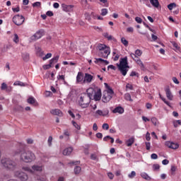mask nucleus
Listing matches in <instances>:
<instances>
[{
	"mask_svg": "<svg viewBox=\"0 0 181 181\" xmlns=\"http://www.w3.org/2000/svg\"><path fill=\"white\" fill-rule=\"evenodd\" d=\"M103 36L107 39V40H115V38L112 35L108 34V33H103Z\"/></svg>",
	"mask_w": 181,
	"mask_h": 181,
	"instance_id": "a878e982",
	"label": "nucleus"
},
{
	"mask_svg": "<svg viewBox=\"0 0 181 181\" xmlns=\"http://www.w3.org/2000/svg\"><path fill=\"white\" fill-rule=\"evenodd\" d=\"M52 67V64H47V65H44L43 66V69L44 70H48V69H50Z\"/></svg>",
	"mask_w": 181,
	"mask_h": 181,
	"instance_id": "603ef678",
	"label": "nucleus"
},
{
	"mask_svg": "<svg viewBox=\"0 0 181 181\" xmlns=\"http://www.w3.org/2000/svg\"><path fill=\"white\" fill-rule=\"evenodd\" d=\"M135 21L136 22H137V23H141L142 22V18H141L140 17H136Z\"/></svg>",
	"mask_w": 181,
	"mask_h": 181,
	"instance_id": "052dcab7",
	"label": "nucleus"
},
{
	"mask_svg": "<svg viewBox=\"0 0 181 181\" xmlns=\"http://www.w3.org/2000/svg\"><path fill=\"white\" fill-rule=\"evenodd\" d=\"M103 62H104V59H103L101 58H98L95 59V63H96V64L97 63H103Z\"/></svg>",
	"mask_w": 181,
	"mask_h": 181,
	"instance_id": "6e6d98bb",
	"label": "nucleus"
},
{
	"mask_svg": "<svg viewBox=\"0 0 181 181\" xmlns=\"http://www.w3.org/2000/svg\"><path fill=\"white\" fill-rule=\"evenodd\" d=\"M98 50H99L100 57H104V59H107L111 53V49H110V47H107L104 44H99L98 45Z\"/></svg>",
	"mask_w": 181,
	"mask_h": 181,
	"instance_id": "20e7f679",
	"label": "nucleus"
},
{
	"mask_svg": "<svg viewBox=\"0 0 181 181\" xmlns=\"http://www.w3.org/2000/svg\"><path fill=\"white\" fill-rule=\"evenodd\" d=\"M140 175L142 177V179H144V180H147V181L152 180V177H151V176H149V175H148V173H141Z\"/></svg>",
	"mask_w": 181,
	"mask_h": 181,
	"instance_id": "5701e85b",
	"label": "nucleus"
},
{
	"mask_svg": "<svg viewBox=\"0 0 181 181\" xmlns=\"http://www.w3.org/2000/svg\"><path fill=\"white\" fill-rule=\"evenodd\" d=\"M83 81H84V74H83V72H78L76 76V83L78 84L83 83Z\"/></svg>",
	"mask_w": 181,
	"mask_h": 181,
	"instance_id": "6ab92c4d",
	"label": "nucleus"
},
{
	"mask_svg": "<svg viewBox=\"0 0 181 181\" xmlns=\"http://www.w3.org/2000/svg\"><path fill=\"white\" fill-rule=\"evenodd\" d=\"M107 176L111 180L114 179V174H112V173H107Z\"/></svg>",
	"mask_w": 181,
	"mask_h": 181,
	"instance_id": "69168bd1",
	"label": "nucleus"
},
{
	"mask_svg": "<svg viewBox=\"0 0 181 181\" xmlns=\"http://www.w3.org/2000/svg\"><path fill=\"white\" fill-rule=\"evenodd\" d=\"M90 159L92 160H98V158L97 157V155H95V154H91Z\"/></svg>",
	"mask_w": 181,
	"mask_h": 181,
	"instance_id": "3c124183",
	"label": "nucleus"
},
{
	"mask_svg": "<svg viewBox=\"0 0 181 181\" xmlns=\"http://www.w3.org/2000/svg\"><path fill=\"white\" fill-rule=\"evenodd\" d=\"M165 95L168 98V100H169L170 101H173V94H172V91L170 90V88L169 87H167L165 89Z\"/></svg>",
	"mask_w": 181,
	"mask_h": 181,
	"instance_id": "ddd939ff",
	"label": "nucleus"
},
{
	"mask_svg": "<svg viewBox=\"0 0 181 181\" xmlns=\"http://www.w3.org/2000/svg\"><path fill=\"white\" fill-rule=\"evenodd\" d=\"M151 159H158V154H156V153H152V154L151 155Z\"/></svg>",
	"mask_w": 181,
	"mask_h": 181,
	"instance_id": "680f3d73",
	"label": "nucleus"
},
{
	"mask_svg": "<svg viewBox=\"0 0 181 181\" xmlns=\"http://www.w3.org/2000/svg\"><path fill=\"white\" fill-rule=\"evenodd\" d=\"M1 163L4 168L8 169V170H15L16 169V166L18 165L16 162L8 158H2Z\"/></svg>",
	"mask_w": 181,
	"mask_h": 181,
	"instance_id": "7ed1b4c3",
	"label": "nucleus"
},
{
	"mask_svg": "<svg viewBox=\"0 0 181 181\" xmlns=\"http://www.w3.org/2000/svg\"><path fill=\"white\" fill-rule=\"evenodd\" d=\"M95 117H97V115H100L101 117H107L108 114H110V111L108 110H98L95 112Z\"/></svg>",
	"mask_w": 181,
	"mask_h": 181,
	"instance_id": "f8f14e48",
	"label": "nucleus"
},
{
	"mask_svg": "<svg viewBox=\"0 0 181 181\" xmlns=\"http://www.w3.org/2000/svg\"><path fill=\"white\" fill-rule=\"evenodd\" d=\"M41 6H42V3H40V1L35 2V3L33 4V6L34 8H40Z\"/></svg>",
	"mask_w": 181,
	"mask_h": 181,
	"instance_id": "a19ab883",
	"label": "nucleus"
},
{
	"mask_svg": "<svg viewBox=\"0 0 181 181\" xmlns=\"http://www.w3.org/2000/svg\"><path fill=\"white\" fill-rule=\"evenodd\" d=\"M117 66L122 76H127L129 66H128V57H124L119 59V64H117Z\"/></svg>",
	"mask_w": 181,
	"mask_h": 181,
	"instance_id": "f03ea898",
	"label": "nucleus"
},
{
	"mask_svg": "<svg viewBox=\"0 0 181 181\" xmlns=\"http://www.w3.org/2000/svg\"><path fill=\"white\" fill-rule=\"evenodd\" d=\"M14 86H20L21 87H25L26 84L21 81H17L14 83Z\"/></svg>",
	"mask_w": 181,
	"mask_h": 181,
	"instance_id": "72a5a7b5",
	"label": "nucleus"
},
{
	"mask_svg": "<svg viewBox=\"0 0 181 181\" xmlns=\"http://www.w3.org/2000/svg\"><path fill=\"white\" fill-rule=\"evenodd\" d=\"M22 169L25 172H29V173H35V172H42V170H43V166L34 165L32 166V168L29 167H23Z\"/></svg>",
	"mask_w": 181,
	"mask_h": 181,
	"instance_id": "423d86ee",
	"label": "nucleus"
},
{
	"mask_svg": "<svg viewBox=\"0 0 181 181\" xmlns=\"http://www.w3.org/2000/svg\"><path fill=\"white\" fill-rule=\"evenodd\" d=\"M44 35H45V30H39L33 36L30 37V40H32V42L38 40V39H40L42 36H43Z\"/></svg>",
	"mask_w": 181,
	"mask_h": 181,
	"instance_id": "6e6552de",
	"label": "nucleus"
},
{
	"mask_svg": "<svg viewBox=\"0 0 181 181\" xmlns=\"http://www.w3.org/2000/svg\"><path fill=\"white\" fill-rule=\"evenodd\" d=\"M35 179L38 181H46V175H42L41 177L37 175Z\"/></svg>",
	"mask_w": 181,
	"mask_h": 181,
	"instance_id": "c9c22d12",
	"label": "nucleus"
},
{
	"mask_svg": "<svg viewBox=\"0 0 181 181\" xmlns=\"http://www.w3.org/2000/svg\"><path fill=\"white\" fill-rule=\"evenodd\" d=\"M121 42L124 45V46H128V40H127L125 37H122Z\"/></svg>",
	"mask_w": 181,
	"mask_h": 181,
	"instance_id": "79ce46f5",
	"label": "nucleus"
},
{
	"mask_svg": "<svg viewBox=\"0 0 181 181\" xmlns=\"http://www.w3.org/2000/svg\"><path fill=\"white\" fill-rule=\"evenodd\" d=\"M28 104H35L36 103V99L33 97H30L28 99Z\"/></svg>",
	"mask_w": 181,
	"mask_h": 181,
	"instance_id": "e433bc0d",
	"label": "nucleus"
},
{
	"mask_svg": "<svg viewBox=\"0 0 181 181\" xmlns=\"http://www.w3.org/2000/svg\"><path fill=\"white\" fill-rule=\"evenodd\" d=\"M146 148L147 151H149V149H151V143L149 142H146Z\"/></svg>",
	"mask_w": 181,
	"mask_h": 181,
	"instance_id": "13d9d810",
	"label": "nucleus"
},
{
	"mask_svg": "<svg viewBox=\"0 0 181 181\" xmlns=\"http://www.w3.org/2000/svg\"><path fill=\"white\" fill-rule=\"evenodd\" d=\"M160 98L162 100V101H163V103H165V104H166V105H168V107L172 108V105H170V102L166 100V98L162 97V95H160Z\"/></svg>",
	"mask_w": 181,
	"mask_h": 181,
	"instance_id": "7c9ffc66",
	"label": "nucleus"
},
{
	"mask_svg": "<svg viewBox=\"0 0 181 181\" xmlns=\"http://www.w3.org/2000/svg\"><path fill=\"white\" fill-rule=\"evenodd\" d=\"M90 103H91V99H90L86 93H83L78 100V105H80L81 108L88 107Z\"/></svg>",
	"mask_w": 181,
	"mask_h": 181,
	"instance_id": "39448f33",
	"label": "nucleus"
},
{
	"mask_svg": "<svg viewBox=\"0 0 181 181\" xmlns=\"http://www.w3.org/2000/svg\"><path fill=\"white\" fill-rule=\"evenodd\" d=\"M175 6H176V4H175V3H171L168 5V8L170 11H172V9H173V8H175Z\"/></svg>",
	"mask_w": 181,
	"mask_h": 181,
	"instance_id": "a18cd8bd",
	"label": "nucleus"
},
{
	"mask_svg": "<svg viewBox=\"0 0 181 181\" xmlns=\"http://www.w3.org/2000/svg\"><path fill=\"white\" fill-rule=\"evenodd\" d=\"M124 109L121 106H118L117 107H115L113 110H112V112L114 114H124Z\"/></svg>",
	"mask_w": 181,
	"mask_h": 181,
	"instance_id": "412c9836",
	"label": "nucleus"
},
{
	"mask_svg": "<svg viewBox=\"0 0 181 181\" xmlns=\"http://www.w3.org/2000/svg\"><path fill=\"white\" fill-rule=\"evenodd\" d=\"M103 129H106V131H108L110 129V125L107 123H104L102 126Z\"/></svg>",
	"mask_w": 181,
	"mask_h": 181,
	"instance_id": "09e8293b",
	"label": "nucleus"
},
{
	"mask_svg": "<svg viewBox=\"0 0 181 181\" xmlns=\"http://www.w3.org/2000/svg\"><path fill=\"white\" fill-rule=\"evenodd\" d=\"M150 4L154 8H159V1L158 0H150Z\"/></svg>",
	"mask_w": 181,
	"mask_h": 181,
	"instance_id": "bb28decb",
	"label": "nucleus"
},
{
	"mask_svg": "<svg viewBox=\"0 0 181 181\" xmlns=\"http://www.w3.org/2000/svg\"><path fill=\"white\" fill-rule=\"evenodd\" d=\"M13 22L17 26H21V25H23V22H25V17L19 14L16 15L13 17Z\"/></svg>",
	"mask_w": 181,
	"mask_h": 181,
	"instance_id": "0eeeda50",
	"label": "nucleus"
},
{
	"mask_svg": "<svg viewBox=\"0 0 181 181\" xmlns=\"http://www.w3.org/2000/svg\"><path fill=\"white\" fill-rule=\"evenodd\" d=\"M93 99L95 100V101H100L101 100V90L100 89H98L94 95H93Z\"/></svg>",
	"mask_w": 181,
	"mask_h": 181,
	"instance_id": "a211bd4d",
	"label": "nucleus"
},
{
	"mask_svg": "<svg viewBox=\"0 0 181 181\" xmlns=\"http://www.w3.org/2000/svg\"><path fill=\"white\" fill-rule=\"evenodd\" d=\"M146 141H151V134H149V132H146Z\"/></svg>",
	"mask_w": 181,
	"mask_h": 181,
	"instance_id": "4d7b16f0",
	"label": "nucleus"
},
{
	"mask_svg": "<svg viewBox=\"0 0 181 181\" xmlns=\"http://www.w3.org/2000/svg\"><path fill=\"white\" fill-rule=\"evenodd\" d=\"M171 45L173 46L174 50L175 52L180 50V47H179V45H177V43L175 42V41H172Z\"/></svg>",
	"mask_w": 181,
	"mask_h": 181,
	"instance_id": "c85d7f7f",
	"label": "nucleus"
},
{
	"mask_svg": "<svg viewBox=\"0 0 181 181\" xmlns=\"http://www.w3.org/2000/svg\"><path fill=\"white\" fill-rule=\"evenodd\" d=\"M62 10L64 11V12H71L73 11V8H74V5H66V4H62Z\"/></svg>",
	"mask_w": 181,
	"mask_h": 181,
	"instance_id": "4468645a",
	"label": "nucleus"
},
{
	"mask_svg": "<svg viewBox=\"0 0 181 181\" xmlns=\"http://www.w3.org/2000/svg\"><path fill=\"white\" fill-rule=\"evenodd\" d=\"M15 176L18 177V179H20V180H21V181H26L29 178L28 177V174L25 173L23 172H16L15 173Z\"/></svg>",
	"mask_w": 181,
	"mask_h": 181,
	"instance_id": "1a4fd4ad",
	"label": "nucleus"
},
{
	"mask_svg": "<svg viewBox=\"0 0 181 181\" xmlns=\"http://www.w3.org/2000/svg\"><path fill=\"white\" fill-rule=\"evenodd\" d=\"M165 146H168V148H170V149H177V148H179V144L177 143L172 141H165Z\"/></svg>",
	"mask_w": 181,
	"mask_h": 181,
	"instance_id": "9d476101",
	"label": "nucleus"
},
{
	"mask_svg": "<svg viewBox=\"0 0 181 181\" xmlns=\"http://www.w3.org/2000/svg\"><path fill=\"white\" fill-rule=\"evenodd\" d=\"M105 86L108 88L107 90L105 92V93L108 94V95H110V97H112L114 95V90H112V89L108 86L107 83H105Z\"/></svg>",
	"mask_w": 181,
	"mask_h": 181,
	"instance_id": "b1692460",
	"label": "nucleus"
},
{
	"mask_svg": "<svg viewBox=\"0 0 181 181\" xmlns=\"http://www.w3.org/2000/svg\"><path fill=\"white\" fill-rule=\"evenodd\" d=\"M20 159L25 163H32L36 160V156L30 151H20Z\"/></svg>",
	"mask_w": 181,
	"mask_h": 181,
	"instance_id": "f257e3e1",
	"label": "nucleus"
},
{
	"mask_svg": "<svg viewBox=\"0 0 181 181\" xmlns=\"http://www.w3.org/2000/svg\"><path fill=\"white\" fill-rule=\"evenodd\" d=\"M130 56L133 60H135V59H139V57H141L142 56V51L141 49H136L134 53H130Z\"/></svg>",
	"mask_w": 181,
	"mask_h": 181,
	"instance_id": "9b49d317",
	"label": "nucleus"
},
{
	"mask_svg": "<svg viewBox=\"0 0 181 181\" xmlns=\"http://www.w3.org/2000/svg\"><path fill=\"white\" fill-rule=\"evenodd\" d=\"M46 15H47V16H53L54 13H53V11H47Z\"/></svg>",
	"mask_w": 181,
	"mask_h": 181,
	"instance_id": "e2e57ef3",
	"label": "nucleus"
},
{
	"mask_svg": "<svg viewBox=\"0 0 181 181\" xmlns=\"http://www.w3.org/2000/svg\"><path fill=\"white\" fill-rule=\"evenodd\" d=\"M7 87H8V86L6 85V83H3L1 84V90H6Z\"/></svg>",
	"mask_w": 181,
	"mask_h": 181,
	"instance_id": "0e129e2a",
	"label": "nucleus"
},
{
	"mask_svg": "<svg viewBox=\"0 0 181 181\" xmlns=\"http://www.w3.org/2000/svg\"><path fill=\"white\" fill-rule=\"evenodd\" d=\"M80 172H81V167L76 165L74 168V173L75 175H78L80 173Z\"/></svg>",
	"mask_w": 181,
	"mask_h": 181,
	"instance_id": "473e14b6",
	"label": "nucleus"
},
{
	"mask_svg": "<svg viewBox=\"0 0 181 181\" xmlns=\"http://www.w3.org/2000/svg\"><path fill=\"white\" fill-rule=\"evenodd\" d=\"M13 42L14 43H19V36L18 34H14Z\"/></svg>",
	"mask_w": 181,
	"mask_h": 181,
	"instance_id": "37998d69",
	"label": "nucleus"
},
{
	"mask_svg": "<svg viewBox=\"0 0 181 181\" xmlns=\"http://www.w3.org/2000/svg\"><path fill=\"white\" fill-rule=\"evenodd\" d=\"M48 146H52V142H53V137L52 136H49L47 140Z\"/></svg>",
	"mask_w": 181,
	"mask_h": 181,
	"instance_id": "de8ad7c7",
	"label": "nucleus"
},
{
	"mask_svg": "<svg viewBox=\"0 0 181 181\" xmlns=\"http://www.w3.org/2000/svg\"><path fill=\"white\" fill-rule=\"evenodd\" d=\"M50 57H52V53H48L42 58V60H47V59H50Z\"/></svg>",
	"mask_w": 181,
	"mask_h": 181,
	"instance_id": "8fccbe9b",
	"label": "nucleus"
},
{
	"mask_svg": "<svg viewBox=\"0 0 181 181\" xmlns=\"http://www.w3.org/2000/svg\"><path fill=\"white\" fill-rule=\"evenodd\" d=\"M134 142H135L134 137L129 139L126 142L127 146H132Z\"/></svg>",
	"mask_w": 181,
	"mask_h": 181,
	"instance_id": "cd10ccee",
	"label": "nucleus"
},
{
	"mask_svg": "<svg viewBox=\"0 0 181 181\" xmlns=\"http://www.w3.org/2000/svg\"><path fill=\"white\" fill-rule=\"evenodd\" d=\"M151 122L155 125V127H158L159 125V121H158V119L156 117H152L151 118Z\"/></svg>",
	"mask_w": 181,
	"mask_h": 181,
	"instance_id": "2f4dec72",
	"label": "nucleus"
},
{
	"mask_svg": "<svg viewBox=\"0 0 181 181\" xmlns=\"http://www.w3.org/2000/svg\"><path fill=\"white\" fill-rule=\"evenodd\" d=\"M136 176V173L135 171H132L130 174L128 175L129 179H134Z\"/></svg>",
	"mask_w": 181,
	"mask_h": 181,
	"instance_id": "4c0bfd02",
	"label": "nucleus"
},
{
	"mask_svg": "<svg viewBox=\"0 0 181 181\" xmlns=\"http://www.w3.org/2000/svg\"><path fill=\"white\" fill-rule=\"evenodd\" d=\"M22 58L24 60V62H29V59H30L29 54L27 52L23 53Z\"/></svg>",
	"mask_w": 181,
	"mask_h": 181,
	"instance_id": "c756f323",
	"label": "nucleus"
},
{
	"mask_svg": "<svg viewBox=\"0 0 181 181\" xmlns=\"http://www.w3.org/2000/svg\"><path fill=\"white\" fill-rule=\"evenodd\" d=\"M134 62L140 66V68L144 70L145 69V65H144V62L139 58H134Z\"/></svg>",
	"mask_w": 181,
	"mask_h": 181,
	"instance_id": "4be33fe9",
	"label": "nucleus"
},
{
	"mask_svg": "<svg viewBox=\"0 0 181 181\" xmlns=\"http://www.w3.org/2000/svg\"><path fill=\"white\" fill-rule=\"evenodd\" d=\"M127 32L129 33H134V28L132 27H129L127 28Z\"/></svg>",
	"mask_w": 181,
	"mask_h": 181,
	"instance_id": "5fc2aeb1",
	"label": "nucleus"
},
{
	"mask_svg": "<svg viewBox=\"0 0 181 181\" xmlns=\"http://www.w3.org/2000/svg\"><path fill=\"white\" fill-rule=\"evenodd\" d=\"M95 90L93 88H89L88 89H87L86 90V95L90 98V100H91L93 98V97H94V94L95 93Z\"/></svg>",
	"mask_w": 181,
	"mask_h": 181,
	"instance_id": "2eb2a0df",
	"label": "nucleus"
},
{
	"mask_svg": "<svg viewBox=\"0 0 181 181\" xmlns=\"http://www.w3.org/2000/svg\"><path fill=\"white\" fill-rule=\"evenodd\" d=\"M71 152H73V148L69 147V148H66L64 150L63 155L69 156L71 153Z\"/></svg>",
	"mask_w": 181,
	"mask_h": 181,
	"instance_id": "393cba45",
	"label": "nucleus"
},
{
	"mask_svg": "<svg viewBox=\"0 0 181 181\" xmlns=\"http://www.w3.org/2000/svg\"><path fill=\"white\" fill-rule=\"evenodd\" d=\"M58 80H62L63 81H64V75H59L57 76Z\"/></svg>",
	"mask_w": 181,
	"mask_h": 181,
	"instance_id": "338daca9",
	"label": "nucleus"
},
{
	"mask_svg": "<svg viewBox=\"0 0 181 181\" xmlns=\"http://www.w3.org/2000/svg\"><path fill=\"white\" fill-rule=\"evenodd\" d=\"M162 163L163 165H169V161L168 159H164L163 161H162Z\"/></svg>",
	"mask_w": 181,
	"mask_h": 181,
	"instance_id": "774afa93",
	"label": "nucleus"
},
{
	"mask_svg": "<svg viewBox=\"0 0 181 181\" xmlns=\"http://www.w3.org/2000/svg\"><path fill=\"white\" fill-rule=\"evenodd\" d=\"M59 62V56H56L53 57L50 61L49 63L50 64H52L53 63H57Z\"/></svg>",
	"mask_w": 181,
	"mask_h": 181,
	"instance_id": "f704fd0d",
	"label": "nucleus"
},
{
	"mask_svg": "<svg viewBox=\"0 0 181 181\" xmlns=\"http://www.w3.org/2000/svg\"><path fill=\"white\" fill-rule=\"evenodd\" d=\"M124 99L127 100V101H133L132 98H131V94L129 93H126L124 95Z\"/></svg>",
	"mask_w": 181,
	"mask_h": 181,
	"instance_id": "58836bf2",
	"label": "nucleus"
},
{
	"mask_svg": "<svg viewBox=\"0 0 181 181\" xmlns=\"http://www.w3.org/2000/svg\"><path fill=\"white\" fill-rule=\"evenodd\" d=\"M159 169H160V165H159V164L153 165V170L156 171V170H159Z\"/></svg>",
	"mask_w": 181,
	"mask_h": 181,
	"instance_id": "ea45409f",
	"label": "nucleus"
},
{
	"mask_svg": "<svg viewBox=\"0 0 181 181\" xmlns=\"http://www.w3.org/2000/svg\"><path fill=\"white\" fill-rule=\"evenodd\" d=\"M144 4L146 5L148 8H151V4H149V0H142Z\"/></svg>",
	"mask_w": 181,
	"mask_h": 181,
	"instance_id": "864d4df0",
	"label": "nucleus"
},
{
	"mask_svg": "<svg viewBox=\"0 0 181 181\" xmlns=\"http://www.w3.org/2000/svg\"><path fill=\"white\" fill-rule=\"evenodd\" d=\"M107 13H108V10L107 8H103L101 10L102 16H105V15H107Z\"/></svg>",
	"mask_w": 181,
	"mask_h": 181,
	"instance_id": "c03bdc74",
	"label": "nucleus"
},
{
	"mask_svg": "<svg viewBox=\"0 0 181 181\" xmlns=\"http://www.w3.org/2000/svg\"><path fill=\"white\" fill-rule=\"evenodd\" d=\"M50 114L57 115V117H63V112L59 109H52L50 110Z\"/></svg>",
	"mask_w": 181,
	"mask_h": 181,
	"instance_id": "dca6fc26",
	"label": "nucleus"
},
{
	"mask_svg": "<svg viewBox=\"0 0 181 181\" xmlns=\"http://www.w3.org/2000/svg\"><path fill=\"white\" fill-rule=\"evenodd\" d=\"M93 76L91 74H85V77L83 83H88V84H90L91 81H93Z\"/></svg>",
	"mask_w": 181,
	"mask_h": 181,
	"instance_id": "f3484780",
	"label": "nucleus"
},
{
	"mask_svg": "<svg viewBox=\"0 0 181 181\" xmlns=\"http://www.w3.org/2000/svg\"><path fill=\"white\" fill-rule=\"evenodd\" d=\"M111 98H112L111 95H108V93H104L102 98V101L103 103H108L111 100Z\"/></svg>",
	"mask_w": 181,
	"mask_h": 181,
	"instance_id": "aec40b11",
	"label": "nucleus"
},
{
	"mask_svg": "<svg viewBox=\"0 0 181 181\" xmlns=\"http://www.w3.org/2000/svg\"><path fill=\"white\" fill-rule=\"evenodd\" d=\"M126 88H128L129 90H133V89H134V87L132 86V84L127 83V84L126 85Z\"/></svg>",
	"mask_w": 181,
	"mask_h": 181,
	"instance_id": "bf43d9fd",
	"label": "nucleus"
},
{
	"mask_svg": "<svg viewBox=\"0 0 181 181\" xmlns=\"http://www.w3.org/2000/svg\"><path fill=\"white\" fill-rule=\"evenodd\" d=\"M72 124L74 125V127L80 130L81 127H80V125H78L76 122L72 121Z\"/></svg>",
	"mask_w": 181,
	"mask_h": 181,
	"instance_id": "49530a36",
	"label": "nucleus"
}]
</instances>
